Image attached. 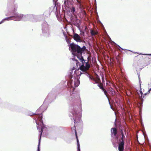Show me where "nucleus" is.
I'll return each mask as SVG.
<instances>
[{
	"label": "nucleus",
	"mask_w": 151,
	"mask_h": 151,
	"mask_svg": "<svg viewBox=\"0 0 151 151\" xmlns=\"http://www.w3.org/2000/svg\"><path fill=\"white\" fill-rule=\"evenodd\" d=\"M70 91H72V93H70V96L67 98V101L69 105L70 112L71 114L69 116H73V120H74V123H82V120L81 119V116L82 109L81 106V100L79 94L74 91L76 87L74 86H71L67 83Z\"/></svg>",
	"instance_id": "1"
},
{
	"label": "nucleus",
	"mask_w": 151,
	"mask_h": 151,
	"mask_svg": "<svg viewBox=\"0 0 151 151\" xmlns=\"http://www.w3.org/2000/svg\"><path fill=\"white\" fill-rule=\"evenodd\" d=\"M14 0H9L7 4L8 7H10L14 5V11L12 12V16L3 19L1 22L0 24L4 22L6 20H13L15 21H19L21 20L23 16V14H19L17 12V5L14 4Z\"/></svg>",
	"instance_id": "2"
},
{
	"label": "nucleus",
	"mask_w": 151,
	"mask_h": 151,
	"mask_svg": "<svg viewBox=\"0 0 151 151\" xmlns=\"http://www.w3.org/2000/svg\"><path fill=\"white\" fill-rule=\"evenodd\" d=\"M74 67L68 73V77L69 79L68 84H70L71 86H74L75 87L78 86L80 83L79 78L80 75L82 73L80 72L81 73L79 74L78 70H75L73 75V71L75 70Z\"/></svg>",
	"instance_id": "3"
},
{
	"label": "nucleus",
	"mask_w": 151,
	"mask_h": 151,
	"mask_svg": "<svg viewBox=\"0 0 151 151\" xmlns=\"http://www.w3.org/2000/svg\"><path fill=\"white\" fill-rule=\"evenodd\" d=\"M69 46V49L72 52L73 55L72 59L73 61H75L76 57H77L80 60L83 61V58L82 56L83 50L81 47L78 45L75 44L74 43H72L68 45Z\"/></svg>",
	"instance_id": "4"
},
{
	"label": "nucleus",
	"mask_w": 151,
	"mask_h": 151,
	"mask_svg": "<svg viewBox=\"0 0 151 151\" xmlns=\"http://www.w3.org/2000/svg\"><path fill=\"white\" fill-rule=\"evenodd\" d=\"M36 115V116L34 118L35 120L36 123L37 124V128L38 130L40 131V138L39 140L38 145V148L37 151H40V141L41 137L42 135L43 129L45 128L46 125L44 124L42 120V113H35Z\"/></svg>",
	"instance_id": "5"
},
{
	"label": "nucleus",
	"mask_w": 151,
	"mask_h": 151,
	"mask_svg": "<svg viewBox=\"0 0 151 151\" xmlns=\"http://www.w3.org/2000/svg\"><path fill=\"white\" fill-rule=\"evenodd\" d=\"M42 35L46 37L50 36L51 33L50 27L47 22L45 21L42 24Z\"/></svg>",
	"instance_id": "6"
},
{
	"label": "nucleus",
	"mask_w": 151,
	"mask_h": 151,
	"mask_svg": "<svg viewBox=\"0 0 151 151\" xmlns=\"http://www.w3.org/2000/svg\"><path fill=\"white\" fill-rule=\"evenodd\" d=\"M86 60L83 59V61L82 60H80L82 63L81 64H80L77 60H76V64L77 66H79L80 69L82 71L85 72L90 67V65L89 64L88 61L86 62Z\"/></svg>",
	"instance_id": "7"
},
{
	"label": "nucleus",
	"mask_w": 151,
	"mask_h": 151,
	"mask_svg": "<svg viewBox=\"0 0 151 151\" xmlns=\"http://www.w3.org/2000/svg\"><path fill=\"white\" fill-rule=\"evenodd\" d=\"M24 17L32 22H37L38 20V16L37 15L29 14L25 15Z\"/></svg>",
	"instance_id": "8"
},
{
	"label": "nucleus",
	"mask_w": 151,
	"mask_h": 151,
	"mask_svg": "<svg viewBox=\"0 0 151 151\" xmlns=\"http://www.w3.org/2000/svg\"><path fill=\"white\" fill-rule=\"evenodd\" d=\"M111 136L112 137H114L115 138L118 139V136L117 135V130L115 127H113L111 129Z\"/></svg>",
	"instance_id": "9"
},
{
	"label": "nucleus",
	"mask_w": 151,
	"mask_h": 151,
	"mask_svg": "<svg viewBox=\"0 0 151 151\" xmlns=\"http://www.w3.org/2000/svg\"><path fill=\"white\" fill-rule=\"evenodd\" d=\"M121 134L122 135V137L121 138V139H119V146H124V139L125 138V136L124 135L122 130H121Z\"/></svg>",
	"instance_id": "10"
},
{
	"label": "nucleus",
	"mask_w": 151,
	"mask_h": 151,
	"mask_svg": "<svg viewBox=\"0 0 151 151\" xmlns=\"http://www.w3.org/2000/svg\"><path fill=\"white\" fill-rule=\"evenodd\" d=\"M77 2L78 3V4H77L79 8L80 9L81 12H83L85 14H86V13L84 10H83V9H84V7L83 5L82 4V1H81V0H76Z\"/></svg>",
	"instance_id": "11"
},
{
	"label": "nucleus",
	"mask_w": 151,
	"mask_h": 151,
	"mask_svg": "<svg viewBox=\"0 0 151 151\" xmlns=\"http://www.w3.org/2000/svg\"><path fill=\"white\" fill-rule=\"evenodd\" d=\"M76 127L74 126L73 127V129L74 130L76 138L77 140V151H80V146L79 144V140L78 139V136L77 133V132L76 129Z\"/></svg>",
	"instance_id": "12"
},
{
	"label": "nucleus",
	"mask_w": 151,
	"mask_h": 151,
	"mask_svg": "<svg viewBox=\"0 0 151 151\" xmlns=\"http://www.w3.org/2000/svg\"><path fill=\"white\" fill-rule=\"evenodd\" d=\"M73 38V39L77 42H82V40L81 39L80 37L78 34L76 33H74Z\"/></svg>",
	"instance_id": "13"
},
{
	"label": "nucleus",
	"mask_w": 151,
	"mask_h": 151,
	"mask_svg": "<svg viewBox=\"0 0 151 151\" xmlns=\"http://www.w3.org/2000/svg\"><path fill=\"white\" fill-rule=\"evenodd\" d=\"M71 4V2L70 0H64V4L65 7H69V5Z\"/></svg>",
	"instance_id": "14"
},
{
	"label": "nucleus",
	"mask_w": 151,
	"mask_h": 151,
	"mask_svg": "<svg viewBox=\"0 0 151 151\" xmlns=\"http://www.w3.org/2000/svg\"><path fill=\"white\" fill-rule=\"evenodd\" d=\"M90 33L92 36H95L96 35L97 32H96L93 30L91 29L90 30Z\"/></svg>",
	"instance_id": "15"
},
{
	"label": "nucleus",
	"mask_w": 151,
	"mask_h": 151,
	"mask_svg": "<svg viewBox=\"0 0 151 151\" xmlns=\"http://www.w3.org/2000/svg\"><path fill=\"white\" fill-rule=\"evenodd\" d=\"M140 92L141 95V96L140 97V99L142 102L141 103V104H142L143 103V99H142V96H143V93L142 92V91H141V88H140Z\"/></svg>",
	"instance_id": "16"
},
{
	"label": "nucleus",
	"mask_w": 151,
	"mask_h": 151,
	"mask_svg": "<svg viewBox=\"0 0 151 151\" xmlns=\"http://www.w3.org/2000/svg\"><path fill=\"white\" fill-rule=\"evenodd\" d=\"M124 146H118V150L119 151H124Z\"/></svg>",
	"instance_id": "17"
},
{
	"label": "nucleus",
	"mask_w": 151,
	"mask_h": 151,
	"mask_svg": "<svg viewBox=\"0 0 151 151\" xmlns=\"http://www.w3.org/2000/svg\"><path fill=\"white\" fill-rule=\"evenodd\" d=\"M70 11L73 14H74L75 12L76 9L75 7L73 6L72 8L70 9Z\"/></svg>",
	"instance_id": "18"
},
{
	"label": "nucleus",
	"mask_w": 151,
	"mask_h": 151,
	"mask_svg": "<svg viewBox=\"0 0 151 151\" xmlns=\"http://www.w3.org/2000/svg\"><path fill=\"white\" fill-rule=\"evenodd\" d=\"M81 48L83 50V51H82L83 53L85 52L86 48V47L85 46H83L82 47H81Z\"/></svg>",
	"instance_id": "19"
},
{
	"label": "nucleus",
	"mask_w": 151,
	"mask_h": 151,
	"mask_svg": "<svg viewBox=\"0 0 151 151\" xmlns=\"http://www.w3.org/2000/svg\"><path fill=\"white\" fill-rule=\"evenodd\" d=\"M44 14L47 16V17L48 16H50V14L49 13V12H46L44 13Z\"/></svg>",
	"instance_id": "20"
},
{
	"label": "nucleus",
	"mask_w": 151,
	"mask_h": 151,
	"mask_svg": "<svg viewBox=\"0 0 151 151\" xmlns=\"http://www.w3.org/2000/svg\"><path fill=\"white\" fill-rule=\"evenodd\" d=\"M65 40L67 42L68 44H70V40L68 38L67 36H65Z\"/></svg>",
	"instance_id": "21"
},
{
	"label": "nucleus",
	"mask_w": 151,
	"mask_h": 151,
	"mask_svg": "<svg viewBox=\"0 0 151 151\" xmlns=\"http://www.w3.org/2000/svg\"><path fill=\"white\" fill-rule=\"evenodd\" d=\"M114 44L116 45L119 48V50L120 51V49H119L120 48L121 49V50H125V49H124L122 48V47H121L119 45H117L116 43H115V42H114Z\"/></svg>",
	"instance_id": "22"
},
{
	"label": "nucleus",
	"mask_w": 151,
	"mask_h": 151,
	"mask_svg": "<svg viewBox=\"0 0 151 151\" xmlns=\"http://www.w3.org/2000/svg\"><path fill=\"white\" fill-rule=\"evenodd\" d=\"M88 74V76H89V77L90 79H91V80H93V81H95L96 82V83H97L96 81H95L93 77L90 76Z\"/></svg>",
	"instance_id": "23"
},
{
	"label": "nucleus",
	"mask_w": 151,
	"mask_h": 151,
	"mask_svg": "<svg viewBox=\"0 0 151 151\" xmlns=\"http://www.w3.org/2000/svg\"><path fill=\"white\" fill-rule=\"evenodd\" d=\"M80 32H81V35H83V36H84V32L81 29H80Z\"/></svg>",
	"instance_id": "24"
},
{
	"label": "nucleus",
	"mask_w": 151,
	"mask_h": 151,
	"mask_svg": "<svg viewBox=\"0 0 151 151\" xmlns=\"http://www.w3.org/2000/svg\"><path fill=\"white\" fill-rule=\"evenodd\" d=\"M135 53H138V54H139V55H151V54H142V53H140V54H139L137 52H135Z\"/></svg>",
	"instance_id": "25"
},
{
	"label": "nucleus",
	"mask_w": 151,
	"mask_h": 151,
	"mask_svg": "<svg viewBox=\"0 0 151 151\" xmlns=\"http://www.w3.org/2000/svg\"><path fill=\"white\" fill-rule=\"evenodd\" d=\"M104 93L105 94L106 96V97H107L108 99H109V98H108L107 95H106L107 92H106V90L104 91Z\"/></svg>",
	"instance_id": "26"
},
{
	"label": "nucleus",
	"mask_w": 151,
	"mask_h": 151,
	"mask_svg": "<svg viewBox=\"0 0 151 151\" xmlns=\"http://www.w3.org/2000/svg\"><path fill=\"white\" fill-rule=\"evenodd\" d=\"M34 114H34L33 113H31L29 114V116H32L33 115H34Z\"/></svg>",
	"instance_id": "27"
},
{
	"label": "nucleus",
	"mask_w": 151,
	"mask_h": 151,
	"mask_svg": "<svg viewBox=\"0 0 151 151\" xmlns=\"http://www.w3.org/2000/svg\"><path fill=\"white\" fill-rule=\"evenodd\" d=\"M147 94V93H144V94H143V96H142V98H144V96H146Z\"/></svg>",
	"instance_id": "28"
},
{
	"label": "nucleus",
	"mask_w": 151,
	"mask_h": 151,
	"mask_svg": "<svg viewBox=\"0 0 151 151\" xmlns=\"http://www.w3.org/2000/svg\"><path fill=\"white\" fill-rule=\"evenodd\" d=\"M98 86L100 87V89H103V87H102L100 86V85H98Z\"/></svg>",
	"instance_id": "29"
},
{
	"label": "nucleus",
	"mask_w": 151,
	"mask_h": 151,
	"mask_svg": "<svg viewBox=\"0 0 151 151\" xmlns=\"http://www.w3.org/2000/svg\"><path fill=\"white\" fill-rule=\"evenodd\" d=\"M139 82L140 84V88H141V81H139Z\"/></svg>",
	"instance_id": "30"
},
{
	"label": "nucleus",
	"mask_w": 151,
	"mask_h": 151,
	"mask_svg": "<svg viewBox=\"0 0 151 151\" xmlns=\"http://www.w3.org/2000/svg\"><path fill=\"white\" fill-rule=\"evenodd\" d=\"M110 107H111V108L112 109V110H114V109H113V108L112 107V106H111V105H110Z\"/></svg>",
	"instance_id": "31"
},
{
	"label": "nucleus",
	"mask_w": 151,
	"mask_h": 151,
	"mask_svg": "<svg viewBox=\"0 0 151 151\" xmlns=\"http://www.w3.org/2000/svg\"><path fill=\"white\" fill-rule=\"evenodd\" d=\"M151 90V88H150L149 90H148V91H149V92H150V91Z\"/></svg>",
	"instance_id": "32"
},
{
	"label": "nucleus",
	"mask_w": 151,
	"mask_h": 151,
	"mask_svg": "<svg viewBox=\"0 0 151 151\" xmlns=\"http://www.w3.org/2000/svg\"><path fill=\"white\" fill-rule=\"evenodd\" d=\"M150 92H149V91H148L147 93H147V94H148L150 93Z\"/></svg>",
	"instance_id": "33"
},
{
	"label": "nucleus",
	"mask_w": 151,
	"mask_h": 151,
	"mask_svg": "<svg viewBox=\"0 0 151 151\" xmlns=\"http://www.w3.org/2000/svg\"><path fill=\"white\" fill-rule=\"evenodd\" d=\"M150 92H149V91H148L147 93H147V94H148L150 93Z\"/></svg>",
	"instance_id": "34"
},
{
	"label": "nucleus",
	"mask_w": 151,
	"mask_h": 151,
	"mask_svg": "<svg viewBox=\"0 0 151 151\" xmlns=\"http://www.w3.org/2000/svg\"><path fill=\"white\" fill-rule=\"evenodd\" d=\"M150 92H149V91H148L147 93H147V94H148L150 93Z\"/></svg>",
	"instance_id": "35"
},
{
	"label": "nucleus",
	"mask_w": 151,
	"mask_h": 151,
	"mask_svg": "<svg viewBox=\"0 0 151 151\" xmlns=\"http://www.w3.org/2000/svg\"><path fill=\"white\" fill-rule=\"evenodd\" d=\"M138 77H139V81H140V78H139V76H138Z\"/></svg>",
	"instance_id": "36"
},
{
	"label": "nucleus",
	"mask_w": 151,
	"mask_h": 151,
	"mask_svg": "<svg viewBox=\"0 0 151 151\" xmlns=\"http://www.w3.org/2000/svg\"><path fill=\"white\" fill-rule=\"evenodd\" d=\"M116 103H118V101H116Z\"/></svg>",
	"instance_id": "37"
},
{
	"label": "nucleus",
	"mask_w": 151,
	"mask_h": 151,
	"mask_svg": "<svg viewBox=\"0 0 151 151\" xmlns=\"http://www.w3.org/2000/svg\"><path fill=\"white\" fill-rule=\"evenodd\" d=\"M57 0H53L54 1H57Z\"/></svg>",
	"instance_id": "38"
}]
</instances>
